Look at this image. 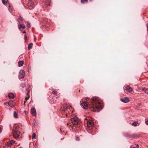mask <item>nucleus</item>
Instances as JSON below:
<instances>
[{
    "label": "nucleus",
    "instance_id": "6",
    "mask_svg": "<svg viewBox=\"0 0 148 148\" xmlns=\"http://www.w3.org/2000/svg\"><path fill=\"white\" fill-rule=\"evenodd\" d=\"M120 100L124 103H127L130 101L129 98L127 97H125L123 99H121Z\"/></svg>",
    "mask_w": 148,
    "mask_h": 148
},
{
    "label": "nucleus",
    "instance_id": "41",
    "mask_svg": "<svg viewBox=\"0 0 148 148\" xmlns=\"http://www.w3.org/2000/svg\"><path fill=\"white\" fill-rule=\"evenodd\" d=\"M92 0H89V1H91Z\"/></svg>",
    "mask_w": 148,
    "mask_h": 148
},
{
    "label": "nucleus",
    "instance_id": "4",
    "mask_svg": "<svg viewBox=\"0 0 148 148\" xmlns=\"http://www.w3.org/2000/svg\"><path fill=\"white\" fill-rule=\"evenodd\" d=\"M94 125L93 123L91 120L88 121L87 123V126L89 130H91Z\"/></svg>",
    "mask_w": 148,
    "mask_h": 148
},
{
    "label": "nucleus",
    "instance_id": "23",
    "mask_svg": "<svg viewBox=\"0 0 148 148\" xmlns=\"http://www.w3.org/2000/svg\"><path fill=\"white\" fill-rule=\"evenodd\" d=\"M10 142H11L9 141L7 143L6 145L7 146L9 147L11 146V144L10 143Z\"/></svg>",
    "mask_w": 148,
    "mask_h": 148
},
{
    "label": "nucleus",
    "instance_id": "16",
    "mask_svg": "<svg viewBox=\"0 0 148 148\" xmlns=\"http://www.w3.org/2000/svg\"><path fill=\"white\" fill-rule=\"evenodd\" d=\"M14 116L15 118H17L18 117V114L16 112H14Z\"/></svg>",
    "mask_w": 148,
    "mask_h": 148
},
{
    "label": "nucleus",
    "instance_id": "38",
    "mask_svg": "<svg viewBox=\"0 0 148 148\" xmlns=\"http://www.w3.org/2000/svg\"><path fill=\"white\" fill-rule=\"evenodd\" d=\"M23 32L24 33H25L26 32L25 31H23Z\"/></svg>",
    "mask_w": 148,
    "mask_h": 148
},
{
    "label": "nucleus",
    "instance_id": "10",
    "mask_svg": "<svg viewBox=\"0 0 148 148\" xmlns=\"http://www.w3.org/2000/svg\"><path fill=\"white\" fill-rule=\"evenodd\" d=\"M71 108H72V107L71 106H64L63 109H62V110H63L64 111H65L66 110L68 109H70Z\"/></svg>",
    "mask_w": 148,
    "mask_h": 148
},
{
    "label": "nucleus",
    "instance_id": "35",
    "mask_svg": "<svg viewBox=\"0 0 148 148\" xmlns=\"http://www.w3.org/2000/svg\"><path fill=\"white\" fill-rule=\"evenodd\" d=\"M146 124L147 125H148V120H147L146 121Z\"/></svg>",
    "mask_w": 148,
    "mask_h": 148
},
{
    "label": "nucleus",
    "instance_id": "32",
    "mask_svg": "<svg viewBox=\"0 0 148 148\" xmlns=\"http://www.w3.org/2000/svg\"><path fill=\"white\" fill-rule=\"evenodd\" d=\"M29 91H28L27 92V94L28 95V97L27 99V100L29 98Z\"/></svg>",
    "mask_w": 148,
    "mask_h": 148
},
{
    "label": "nucleus",
    "instance_id": "33",
    "mask_svg": "<svg viewBox=\"0 0 148 148\" xmlns=\"http://www.w3.org/2000/svg\"><path fill=\"white\" fill-rule=\"evenodd\" d=\"M79 138L78 137H76V140H79Z\"/></svg>",
    "mask_w": 148,
    "mask_h": 148
},
{
    "label": "nucleus",
    "instance_id": "1",
    "mask_svg": "<svg viewBox=\"0 0 148 148\" xmlns=\"http://www.w3.org/2000/svg\"><path fill=\"white\" fill-rule=\"evenodd\" d=\"M82 107L84 109H87L89 107L91 110L94 112H99L101 110L102 108L100 102L98 97H93L90 100L89 105L86 101L81 103Z\"/></svg>",
    "mask_w": 148,
    "mask_h": 148
},
{
    "label": "nucleus",
    "instance_id": "2",
    "mask_svg": "<svg viewBox=\"0 0 148 148\" xmlns=\"http://www.w3.org/2000/svg\"><path fill=\"white\" fill-rule=\"evenodd\" d=\"M12 133L13 134L14 137L16 138H19V136L21 134V133L19 132L16 131L14 130H12Z\"/></svg>",
    "mask_w": 148,
    "mask_h": 148
},
{
    "label": "nucleus",
    "instance_id": "25",
    "mask_svg": "<svg viewBox=\"0 0 148 148\" xmlns=\"http://www.w3.org/2000/svg\"><path fill=\"white\" fill-rule=\"evenodd\" d=\"M45 4L47 5H49L50 4V1L48 0L45 3Z\"/></svg>",
    "mask_w": 148,
    "mask_h": 148
},
{
    "label": "nucleus",
    "instance_id": "9",
    "mask_svg": "<svg viewBox=\"0 0 148 148\" xmlns=\"http://www.w3.org/2000/svg\"><path fill=\"white\" fill-rule=\"evenodd\" d=\"M126 90L127 91L129 92H131L132 90V88L130 87L129 86H127L126 87Z\"/></svg>",
    "mask_w": 148,
    "mask_h": 148
},
{
    "label": "nucleus",
    "instance_id": "31",
    "mask_svg": "<svg viewBox=\"0 0 148 148\" xmlns=\"http://www.w3.org/2000/svg\"><path fill=\"white\" fill-rule=\"evenodd\" d=\"M52 93L54 94H57L56 91L55 90H53V91Z\"/></svg>",
    "mask_w": 148,
    "mask_h": 148
},
{
    "label": "nucleus",
    "instance_id": "26",
    "mask_svg": "<svg viewBox=\"0 0 148 148\" xmlns=\"http://www.w3.org/2000/svg\"><path fill=\"white\" fill-rule=\"evenodd\" d=\"M2 3L4 5H6V4L7 2L5 0H2Z\"/></svg>",
    "mask_w": 148,
    "mask_h": 148
},
{
    "label": "nucleus",
    "instance_id": "19",
    "mask_svg": "<svg viewBox=\"0 0 148 148\" xmlns=\"http://www.w3.org/2000/svg\"><path fill=\"white\" fill-rule=\"evenodd\" d=\"M88 2V0H81V2L82 3L84 4L85 2L87 3Z\"/></svg>",
    "mask_w": 148,
    "mask_h": 148
},
{
    "label": "nucleus",
    "instance_id": "8",
    "mask_svg": "<svg viewBox=\"0 0 148 148\" xmlns=\"http://www.w3.org/2000/svg\"><path fill=\"white\" fill-rule=\"evenodd\" d=\"M18 29L20 30H21L22 28L24 29L25 28V26L23 24H20L19 23L18 25Z\"/></svg>",
    "mask_w": 148,
    "mask_h": 148
},
{
    "label": "nucleus",
    "instance_id": "18",
    "mask_svg": "<svg viewBox=\"0 0 148 148\" xmlns=\"http://www.w3.org/2000/svg\"><path fill=\"white\" fill-rule=\"evenodd\" d=\"M8 9L10 12H12V11L13 8L12 6H11L10 4H9Z\"/></svg>",
    "mask_w": 148,
    "mask_h": 148
},
{
    "label": "nucleus",
    "instance_id": "13",
    "mask_svg": "<svg viewBox=\"0 0 148 148\" xmlns=\"http://www.w3.org/2000/svg\"><path fill=\"white\" fill-rule=\"evenodd\" d=\"M17 21L19 23L23 22V19L21 16H20L19 18L17 19Z\"/></svg>",
    "mask_w": 148,
    "mask_h": 148
},
{
    "label": "nucleus",
    "instance_id": "20",
    "mask_svg": "<svg viewBox=\"0 0 148 148\" xmlns=\"http://www.w3.org/2000/svg\"><path fill=\"white\" fill-rule=\"evenodd\" d=\"M138 124V123L137 122H134L132 123V125L134 126H136Z\"/></svg>",
    "mask_w": 148,
    "mask_h": 148
},
{
    "label": "nucleus",
    "instance_id": "30",
    "mask_svg": "<svg viewBox=\"0 0 148 148\" xmlns=\"http://www.w3.org/2000/svg\"><path fill=\"white\" fill-rule=\"evenodd\" d=\"M145 93L148 94V88L145 90Z\"/></svg>",
    "mask_w": 148,
    "mask_h": 148
},
{
    "label": "nucleus",
    "instance_id": "3",
    "mask_svg": "<svg viewBox=\"0 0 148 148\" xmlns=\"http://www.w3.org/2000/svg\"><path fill=\"white\" fill-rule=\"evenodd\" d=\"M71 121L73 125H77L79 122V119L76 116H74L72 118H71Z\"/></svg>",
    "mask_w": 148,
    "mask_h": 148
},
{
    "label": "nucleus",
    "instance_id": "11",
    "mask_svg": "<svg viewBox=\"0 0 148 148\" xmlns=\"http://www.w3.org/2000/svg\"><path fill=\"white\" fill-rule=\"evenodd\" d=\"M139 136V135L136 134H134L132 135H129V136L130 137H132V138L133 137H138Z\"/></svg>",
    "mask_w": 148,
    "mask_h": 148
},
{
    "label": "nucleus",
    "instance_id": "36",
    "mask_svg": "<svg viewBox=\"0 0 148 148\" xmlns=\"http://www.w3.org/2000/svg\"><path fill=\"white\" fill-rule=\"evenodd\" d=\"M146 26H147V29L148 30V23H147L146 24Z\"/></svg>",
    "mask_w": 148,
    "mask_h": 148
},
{
    "label": "nucleus",
    "instance_id": "40",
    "mask_svg": "<svg viewBox=\"0 0 148 148\" xmlns=\"http://www.w3.org/2000/svg\"><path fill=\"white\" fill-rule=\"evenodd\" d=\"M18 148H23L22 147H19Z\"/></svg>",
    "mask_w": 148,
    "mask_h": 148
},
{
    "label": "nucleus",
    "instance_id": "21",
    "mask_svg": "<svg viewBox=\"0 0 148 148\" xmlns=\"http://www.w3.org/2000/svg\"><path fill=\"white\" fill-rule=\"evenodd\" d=\"M28 5L29 6H32V5H33V3L31 1H29V3H28Z\"/></svg>",
    "mask_w": 148,
    "mask_h": 148
},
{
    "label": "nucleus",
    "instance_id": "27",
    "mask_svg": "<svg viewBox=\"0 0 148 148\" xmlns=\"http://www.w3.org/2000/svg\"><path fill=\"white\" fill-rule=\"evenodd\" d=\"M10 142H11L10 143L11 144V145H12L15 142V141L13 140H10Z\"/></svg>",
    "mask_w": 148,
    "mask_h": 148
},
{
    "label": "nucleus",
    "instance_id": "37",
    "mask_svg": "<svg viewBox=\"0 0 148 148\" xmlns=\"http://www.w3.org/2000/svg\"><path fill=\"white\" fill-rule=\"evenodd\" d=\"M1 129L0 127V133H1Z\"/></svg>",
    "mask_w": 148,
    "mask_h": 148
},
{
    "label": "nucleus",
    "instance_id": "29",
    "mask_svg": "<svg viewBox=\"0 0 148 148\" xmlns=\"http://www.w3.org/2000/svg\"><path fill=\"white\" fill-rule=\"evenodd\" d=\"M25 40V41H26L27 40V36L26 35H25L24 36Z\"/></svg>",
    "mask_w": 148,
    "mask_h": 148
},
{
    "label": "nucleus",
    "instance_id": "14",
    "mask_svg": "<svg viewBox=\"0 0 148 148\" xmlns=\"http://www.w3.org/2000/svg\"><path fill=\"white\" fill-rule=\"evenodd\" d=\"M13 102L12 101H10L8 102V105L11 107H13L14 106V105L13 104Z\"/></svg>",
    "mask_w": 148,
    "mask_h": 148
},
{
    "label": "nucleus",
    "instance_id": "15",
    "mask_svg": "<svg viewBox=\"0 0 148 148\" xmlns=\"http://www.w3.org/2000/svg\"><path fill=\"white\" fill-rule=\"evenodd\" d=\"M8 96L10 98H13L14 96V95L12 93H10L8 94Z\"/></svg>",
    "mask_w": 148,
    "mask_h": 148
},
{
    "label": "nucleus",
    "instance_id": "34",
    "mask_svg": "<svg viewBox=\"0 0 148 148\" xmlns=\"http://www.w3.org/2000/svg\"><path fill=\"white\" fill-rule=\"evenodd\" d=\"M28 26L29 27H30V25L29 23H28Z\"/></svg>",
    "mask_w": 148,
    "mask_h": 148
},
{
    "label": "nucleus",
    "instance_id": "7",
    "mask_svg": "<svg viewBox=\"0 0 148 148\" xmlns=\"http://www.w3.org/2000/svg\"><path fill=\"white\" fill-rule=\"evenodd\" d=\"M31 114L34 116H35L36 115V112L35 108H32L31 111Z\"/></svg>",
    "mask_w": 148,
    "mask_h": 148
},
{
    "label": "nucleus",
    "instance_id": "17",
    "mask_svg": "<svg viewBox=\"0 0 148 148\" xmlns=\"http://www.w3.org/2000/svg\"><path fill=\"white\" fill-rule=\"evenodd\" d=\"M33 45V44L32 43H31L30 44H29L28 45V49L29 50H30V49H31Z\"/></svg>",
    "mask_w": 148,
    "mask_h": 148
},
{
    "label": "nucleus",
    "instance_id": "28",
    "mask_svg": "<svg viewBox=\"0 0 148 148\" xmlns=\"http://www.w3.org/2000/svg\"><path fill=\"white\" fill-rule=\"evenodd\" d=\"M129 135H130L128 134H126L125 135V136H126L127 137H128L129 138H132V137H130L129 136Z\"/></svg>",
    "mask_w": 148,
    "mask_h": 148
},
{
    "label": "nucleus",
    "instance_id": "22",
    "mask_svg": "<svg viewBox=\"0 0 148 148\" xmlns=\"http://www.w3.org/2000/svg\"><path fill=\"white\" fill-rule=\"evenodd\" d=\"M26 84L25 83H23L21 84V86L22 88H24L25 87Z\"/></svg>",
    "mask_w": 148,
    "mask_h": 148
},
{
    "label": "nucleus",
    "instance_id": "5",
    "mask_svg": "<svg viewBox=\"0 0 148 148\" xmlns=\"http://www.w3.org/2000/svg\"><path fill=\"white\" fill-rule=\"evenodd\" d=\"M25 72L23 70H21L19 73V77L20 78L22 79L24 77Z\"/></svg>",
    "mask_w": 148,
    "mask_h": 148
},
{
    "label": "nucleus",
    "instance_id": "24",
    "mask_svg": "<svg viewBox=\"0 0 148 148\" xmlns=\"http://www.w3.org/2000/svg\"><path fill=\"white\" fill-rule=\"evenodd\" d=\"M36 138V135L35 133H34L32 135V138L33 139H35Z\"/></svg>",
    "mask_w": 148,
    "mask_h": 148
},
{
    "label": "nucleus",
    "instance_id": "12",
    "mask_svg": "<svg viewBox=\"0 0 148 148\" xmlns=\"http://www.w3.org/2000/svg\"><path fill=\"white\" fill-rule=\"evenodd\" d=\"M18 66L21 67L23 66V61H19L18 62Z\"/></svg>",
    "mask_w": 148,
    "mask_h": 148
},
{
    "label": "nucleus",
    "instance_id": "39",
    "mask_svg": "<svg viewBox=\"0 0 148 148\" xmlns=\"http://www.w3.org/2000/svg\"><path fill=\"white\" fill-rule=\"evenodd\" d=\"M137 146L138 147H139V145H138V144H137Z\"/></svg>",
    "mask_w": 148,
    "mask_h": 148
}]
</instances>
